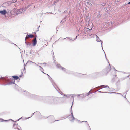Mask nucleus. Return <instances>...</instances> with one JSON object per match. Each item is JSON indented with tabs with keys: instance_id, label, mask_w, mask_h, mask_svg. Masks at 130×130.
<instances>
[{
	"instance_id": "obj_9",
	"label": "nucleus",
	"mask_w": 130,
	"mask_h": 130,
	"mask_svg": "<svg viewBox=\"0 0 130 130\" xmlns=\"http://www.w3.org/2000/svg\"><path fill=\"white\" fill-rule=\"evenodd\" d=\"M0 120L1 121H4V120H3L2 119H0Z\"/></svg>"
},
{
	"instance_id": "obj_7",
	"label": "nucleus",
	"mask_w": 130,
	"mask_h": 130,
	"mask_svg": "<svg viewBox=\"0 0 130 130\" xmlns=\"http://www.w3.org/2000/svg\"><path fill=\"white\" fill-rule=\"evenodd\" d=\"M6 12L5 10L0 11V13H1L2 15H5L6 14Z\"/></svg>"
},
{
	"instance_id": "obj_14",
	"label": "nucleus",
	"mask_w": 130,
	"mask_h": 130,
	"mask_svg": "<svg viewBox=\"0 0 130 130\" xmlns=\"http://www.w3.org/2000/svg\"><path fill=\"white\" fill-rule=\"evenodd\" d=\"M39 67H40V68H42H42L41 67V66H39Z\"/></svg>"
},
{
	"instance_id": "obj_8",
	"label": "nucleus",
	"mask_w": 130,
	"mask_h": 130,
	"mask_svg": "<svg viewBox=\"0 0 130 130\" xmlns=\"http://www.w3.org/2000/svg\"><path fill=\"white\" fill-rule=\"evenodd\" d=\"M61 68L62 70H63L64 71H65L66 70L64 68L62 67V68Z\"/></svg>"
},
{
	"instance_id": "obj_13",
	"label": "nucleus",
	"mask_w": 130,
	"mask_h": 130,
	"mask_svg": "<svg viewBox=\"0 0 130 130\" xmlns=\"http://www.w3.org/2000/svg\"><path fill=\"white\" fill-rule=\"evenodd\" d=\"M96 36L98 38V36H97V35H96Z\"/></svg>"
},
{
	"instance_id": "obj_2",
	"label": "nucleus",
	"mask_w": 130,
	"mask_h": 130,
	"mask_svg": "<svg viewBox=\"0 0 130 130\" xmlns=\"http://www.w3.org/2000/svg\"><path fill=\"white\" fill-rule=\"evenodd\" d=\"M49 119L52 122H54L56 120H55L54 117L53 115H51L48 117Z\"/></svg>"
},
{
	"instance_id": "obj_6",
	"label": "nucleus",
	"mask_w": 130,
	"mask_h": 130,
	"mask_svg": "<svg viewBox=\"0 0 130 130\" xmlns=\"http://www.w3.org/2000/svg\"><path fill=\"white\" fill-rule=\"evenodd\" d=\"M37 44V40L36 38H35L33 41V45L35 46Z\"/></svg>"
},
{
	"instance_id": "obj_5",
	"label": "nucleus",
	"mask_w": 130,
	"mask_h": 130,
	"mask_svg": "<svg viewBox=\"0 0 130 130\" xmlns=\"http://www.w3.org/2000/svg\"><path fill=\"white\" fill-rule=\"evenodd\" d=\"M22 9L17 10L15 11L16 12V13L17 14H20L22 12Z\"/></svg>"
},
{
	"instance_id": "obj_1",
	"label": "nucleus",
	"mask_w": 130,
	"mask_h": 130,
	"mask_svg": "<svg viewBox=\"0 0 130 130\" xmlns=\"http://www.w3.org/2000/svg\"><path fill=\"white\" fill-rule=\"evenodd\" d=\"M111 69L110 66L108 65L104 70V72L106 73H107L110 71Z\"/></svg>"
},
{
	"instance_id": "obj_12",
	"label": "nucleus",
	"mask_w": 130,
	"mask_h": 130,
	"mask_svg": "<svg viewBox=\"0 0 130 130\" xmlns=\"http://www.w3.org/2000/svg\"><path fill=\"white\" fill-rule=\"evenodd\" d=\"M12 84H14V82H13V83L12 82V83H11V84H12Z\"/></svg>"
},
{
	"instance_id": "obj_17",
	"label": "nucleus",
	"mask_w": 130,
	"mask_h": 130,
	"mask_svg": "<svg viewBox=\"0 0 130 130\" xmlns=\"http://www.w3.org/2000/svg\"><path fill=\"white\" fill-rule=\"evenodd\" d=\"M102 86V87H104V86Z\"/></svg>"
},
{
	"instance_id": "obj_3",
	"label": "nucleus",
	"mask_w": 130,
	"mask_h": 130,
	"mask_svg": "<svg viewBox=\"0 0 130 130\" xmlns=\"http://www.w3.org/2000/svg\"><path fill=\"white\" fill-rule=\"evenodd\" d=\"M23 75V73H22L21 75L19 76L20 78ZM12 77L14 78L16 80L18 79L19 78V77L17 76H12Z\"/></svg>"
},
{
	"instance_id": "obj_15",
	"label": "nucleus",
	"mask_w": 130,
	"mask_h": 130,
	"mask_svg": "<svg viewBox=\"0 0 130 130\" xmlns=\"http://www.w3.org/2000/svg\"><path fill=\"white\" fill-rule=\"evenodd\" d=\"M47 75L48 76H49L48 75V74H47Z\"/></svg>"
},
{
	"instance_id": "obj_11",
	"label": "nucleus",
	"mask_w": 130,
	"mask_h": 130,
	"mask_svg": "<svg viewBox=\"0 0 130 130\" xmlns=\"http://www.w3.org/2000/svg\"><path fill=\"white\" fill-rule=\"evenodd\" d=\"M128 4H130V2H129L128 3Z\"/></svg>"
},
{
	"instance_id": "obj_4",
	"label": "nucleus",
	"mask_w": 130,
	"mask_h": 130,
	"mask_svg": "<svg viewBox=\"0 0 130 130\" xmlns=\"http://www.w3.org/2000/svg\"><path fill=\"white\" fill-rule=\"evenodd\" d=\"M34 37V36L32 34H29L27 35L25 38V40H26L27 39L29 38H32Z\"/></svg>"
},
{
	"instance_id": "obj_16",
	"label": "nucleus",
	"mask_w": 130,
	"mask_h": 130,
	"mask_svg": "<svg viewBox=\"0 0 130 130\" xmlns=\"http://www.w3.org/2000/svg\"><path fill=\"white\" fill-rule=\"evenodd\" d=\"M15 125H13V126H15Z\"/></svg>"
},
{
	"instance_id": "obj_10",
	"label": "nucleus",
	"mask_w": 130,
	"mask_h": 130,
	"mask_svg": "<svg viewBox=\"0 0 130 130\" xmlns=\"http://www.w3.org/2000/svg\"><path fill=\"white\" fill-rule=\"evenodd\" d=\"M16 1H17V0H15V1L14 2H12V3H15V2H16Z\"/></svg>"
}]
</instances>
